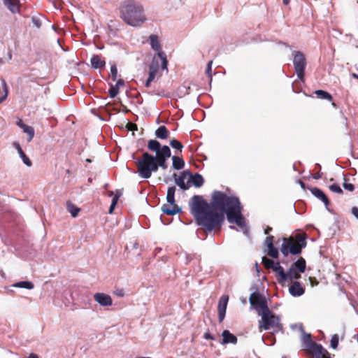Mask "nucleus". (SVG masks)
<instances>
[{"instance_id": "nucleus-50", "label": "nucleus", "mask_w": 358, "mask_h": 358, "mask_svg": "<svg viewBox=\"0 0 358 358\" xmlns=\"http://www.w3.org/2000/svg\"><path fill=\"white\" fill-rule=\"evenodd\" d=\"M313 178L315 180H318L322 178V174L320 172H317L313 175Z\"/></svg>"}, {"instance_id": "nucleus-60", "label": "nucleus", "mask_w": 358, "mask_h": 358, "mask_svg": "<svg viewBox=\"0 0 358 358\" xmlns=\"http://www.w3.org/2000/svg\"><path fill=\"white\" fill-rule=\"evenodd\" d=\"M86 161H87V162H92V161H91V159H87Z\"/></svg>"}, {"instance_id": "nucleus-45", "label": "nucleus", "mask_w": 358, "mask_h": 358, "mask_svg": "<svg viewBox=\"0 0 358 358\" xmlns=\"http://www.w3.org/2000/svg\"><path fill=\"white\" fill-rule=\"evenodd\" d=\"M120 196V194L117 192L115 196L113 198L111 203H113V205H116Z\"/></svg>"}, {"instance_id": "nucleus-56", "label": "nucleus", "mask_w": 358, "mask_h": 358, "mask_svg": "<svg viewBox=\"0 0 358 358\" xmlns=\"http://www.w3.org/2000/svg\"><path fill=\"white\" fill-rule=\"evenodd\" d=\"M351 75H352V76L353 78H356V79H357V80H358V74L355 73H352Z\"/></svg>"}, {"instance_id": "nucleus-30", "label": "nucleus", "mask_w": 358, "mask_h": 358, "mask_svg": "<svg viewBox=\"0 0 358 358\" xmlns=\"http://www.w3.org/2000/svg\"><path fill=\"white\" fill-rule=\"evenodd\" d=\"M150 45L155 50H159L161 48L158 37L156 35H151L150 36Z\"/></svg>"}, {"instance_id": "nucleus-7", "label": "nucleus", "mask_w": 358, "mask_h": 358, "mask_svg": "<svg viewBox=\"0 0 358 358\" xmlns=\"http://www.w3.org/2000/svg\"><path fill=\"white\" fill-rule=\"evenodd\" d=\"M275 272L278 276V282L284 284L286 282H292L294 280L301 278V274L294 267H290L287 272H285L281 266H277Z\"/></svg>"}, {"instance_id": "nucleus-4", "label": "nucleus", "mask_w": 358, "mask_h": 358, "mask_svg": "<svg viewBox=\"0 0 358 358\" xmlns=\"http://www.w3.org/2000/svg\"><path fill=\"white\" fill-rule=\"evenodd\" d=\"M148 148L150 150L155 152L156 155L154 156L155 160V164L159 167H162L163 169L167 168L166 161L171 157V150L169 146L163 145L161 147V144L157 140H150L148 143Z\"/></svg>"}, {"instance_id": "nucleus-24", "label": "nucleus", "mask_w": 358, "mask_h": 358, "mask_svg": "<svg viewBox=\"0 0 358 358\" xmlns=\"http://www.w3.org/2000/svg\"><path fill=\"white\" fill-rule=\"evenodd\" d=\"M189 184L192 183L195 187H199L203 183V177L199 174L196 173L194 176L189 175Z\"/></svg>"}, {"instance_id": "nucleus-17", "label": "nucleus", "mask_w": 358, "mask_h": 358, "mask_svg": "<svg viewBox=\"0 0 358 358\" xmlns=\"http://www.w3.org/2000/svg\"><path fill=\"white\" fill-rule=\"evenodd\" d=\"M13 146L17 150V151L20 155V157L22 159L24 164L25 165H27V166L30 167L32 165L31 161L24 152L20 143L18 142H14Z\"/></svg>"}, {"instance_id": "nucleus-31", "label": "nucleus", "mask_w": 358, "mask_h": 358, "mask_svg": "<svg viewBox=\"0 0 358 358\" xmlns=\"http://www.w3.org/2000/svg\"><path fill=\"white\" fill-rule=\"evenodd\" d=\"M1 84L3 94L0 96V103H1L3 101L6 99L8 94V89L5 80H1Z\"/></svg>"}, {"instance_id": "nucleus-57", "label": "nucleus", "mask_w": 358, "mask_h": 358, "mask_svg": "<svg viewBox=\"0 0 358 358\" xmlns=\"http://www.w3.org/2000/svg\"><path fill=\"white\" fill-rule=\"evenodd\" d=\"M282 2L285 5H287L290 2V0H282Z\"/></svg>"}, {"instance_id": "nucleus-9", "label": "nucleus", "mask_w": 358, "mask_h": 358, "mask_svg": "<svg viewBox=\"0 0 358 358\" xmlns=\"http://www.w3.org/2000/svg\"><path fill=\"white\" fill-rule=\"evenodd\" d=\"M249 301L251 306L257 311L259 316L262 315V313L270 310L266 298L258 292L252 293Z\"/></svg>"}, {"instance_id": "nucleus-55", "label": "nucleus", "mask_w": 358, "mask_h": 358, "mask_svg": "<svg viewBox=\"0 0 358 358\" xmlns=\"http://www.w3.org/2000/svg\"><path fill=\"white\" fill-rule=\"evenodd\" d=\"M299 183L300 184V186H301L303 189H305V184H304V182H302V181H301V180H299Z\"/></svg>"}, {"instance_id": "nucleus-47", "label": "nucleus", "mask_w": 358, "mask_h": 358, "mask_svg": "<svg viewBox=\"0 0 358 358\" xmlns=\"http://www.w3.org/2000/svg\"><path fill=\"white\" fill-rule=\"evenodd\" d=\"M156 76H157V74H155V73L149 71V76H148V79H149L150 81H153L155 79Z\"/></svg>"}, {"instance_id": "nucleus-37", "label": "nucleus", "mask_w": 358, "mask_h": 358, "mask_svg": "<svg viewBox=\"0 0 358 358\" xmlns=\"http://www.w3.org/2000/svg\"><path fill=\"white\" fill-rule=\"evenodd\" d=\"M338 345V336L337 334L333 335L331 339V347L336 349Z\"/></svg>"}, {"instance_id": "nucleus-44", "label": "nucleus", "mask_w": 358, "mask_h": 358, "mask_svg": "<svg viewBox=\"0 0 358 358\" xmlns=\"http://www.w3.org/2000/svg\"><path fill=\"white\" fill-rule=\"evenodd\" d=\"M124 85V81L122 79H119L117 80L115 87H117V88L119 90L120 87H122Z\"/></svg>"}, {"instance_id": "nucleus-20", "label": "nucleus", "mask_w": 358, "mask_h": 358, "mask_svg": "<svg viewBox=\"0 0 358 358\" xmlns=\"http://www.w3.org/2000/svg\"><path fill=\"white\" fill-rule=\"evenodd\" d=\"M3 3L7 8L13 13H18L19 8V0H3Z\"/></svg>"}, {"instance_id": "nucleus-61", "label": "nucleus", "mask_w": 358, "mask_h": 358, "mask_svg": "<svg viewBox=\"0 0 358 358\" xmlns=\"http://www.w3.org/2000/svg\"><path fill=\"white\" fill-rule=\"evenodd\" d=\"M136 358H151V357H136Z\"/></svg>"}, {"instance_id": "nucleus-14", "label": "nucleus", "mask_w": 358, "mask_h": 358, "mask_svg": "<svg viewBox=\"0 0 358 358\" xmlns=\"http://www.w3.org/2000/svg\"><path fill=\"white\" fill-rule=\"evenodd\" d=\"M176 184L182 189H188L190 187L189 175L185 172H182L178 177L175 175Z\"/></svg>"}, {"instance_id": "nucleus-51", "label": "nucleus", "mask_w": 358, "mask_h": 358, "mask_svg": "<svg viewBox=\"0 0 358 358\" xmlns=\"http://www.w3.org/2000/svg\"><path fill=\"white\" fill-rule=\"evenodd\" d=\"M116 205H113V203L110 204V206L109 208V210H108V213L110 214L113 213V210L115 209V207Z\"/></svg>"}, {"instance_id": "nucleus-43", "label": "nucleus", "mask_w": 358, "mask_h": 358, "mask_svg": "<svg viewBox=\"0 0 358 358\" xmlns=\"http://www.w3.org/2000/svg\"><path fill=\"white\" fill-rule=\"evenodd\" d=\"M212 64H213V61H210V62L208 63L207 68H206V73H207L210 77L211 76Z\"/></svg>"}, {"instance_id": "nucleus-58", "label": "nucleus", "mask_w": 358, "mask_h": 358, "mask_svg": "<svg viewBox=\"0 0 358 358\" xmlns=\"http://www.w3.org/2000/svg\"><path fill=\"white\" fill-rule=\"evenodd\" d=\"M315 166L317 167V169H321V166L319 164H316Z\"/></svg>"}, {"instance_id": "nucleus-25", "label": "nucleus", "mask_w": 358, "mask_h": 358, "mask_svg": "<svg viewBox=\"0 0 358 358\" xmlns=\"http://www.w3.org/2000/svg\"><path fill=\"white\" fill-rule=\"evenodd\" d=\"M291 267H294L299 273H303L306 269V261L303 258H300Z\"/></svg>"}, {"instance_id": "nucleus-59", "label": "nucleus", "mask_w": 358, "mask_h": 358, "mask_svg": "<svg viewBox=\"0 0 358 358\" xmlns=\"http://www.w3.org/2000/svg\"><path fill=\"white\" fill-rule=\"evenodd\" d=\"M117 294L119 296H123V294L121 293V292H118Z\"/></svg>"}, {"instance_id": "nucleus-40", "label": "nucleus", "mask_w": 358, "mask_h": 358, "mask_svg": "<svg viewBox=\"0 0 358 358\" xmlns=\"http://www.w3.org/2000/svg\"><path fill=\"white\" fill-rule=\"evenodd\" d=\"M273 236H269L268 237H266V240H265V245L268 247H271V246H273Z\"/></svg>"}, {"instance_id": "nucleus-39", "label": "nucleus", "mask_w": 358, "mask_h": 358, "mask_svg": "<svg viewBox=\"0 0 358 358\" xmlns=\"http://www.w3.org/2000/svg\"><path fill=\"white\" fill-rule=\"evenodd\" d=\"M329 189L331 191H332L334 192H336L338 194L343 193L342 189L340 187L339 185H338L336 184H333V185H330Z\"/></svg>"}, {"instance_id": "nucleus-41", "label": "nucleus", "mask_w": 358, "mask_h": 358, "mask_svg": "<svg viewBox=\"0 0 358 358\" xmlns=\"http://www.w3.org/2000/svg\"><path fill=\"white\" fill-rule=\"evenodd\" d=\"M31 21L36 28L39 29L41 27V22L38 18L33 17Z\"/></svg>"}, {"instance_id": "nucleus-16", "label": "nucleus", "mask_w": 358, "mask_h": 358, "mask_svg": "<svg viewBox=\"0 0 358 358\" xmlns=\"http://www.w3.org/2000/svg\"><path fill=\"white\" fill-rule=\"evenodd\" d=\"M310 192L314 196H315L321 201H322L324 206H326V208L328 209L329 201L326 194L320 189L317 187H313L310 189Z\"/></svg>"}, {"instance_id": "nucleus-13", "label": "nucleus", "mask_w": 358, "mask_h": 358, "mask_svg": "<svg viewBox=\"0 0 358 358\" xmlns=\"http://www.w3.org/2000/svg\"><path fill=\"white\" fill-rule=\"evenodd\" d=\"M94 299L101 306H111L113 303L111 296L107 294L102 292H97L94 294Z\"/></svg>"}, {"instance_id": "nucleus-32", "label": "nucleus", "mask_w": 358, "mask_h": 358, "mask_svg": "<svg viewBox=\"0 0 358 358\" xmlns=\"http://www.w3.org/2000/svg\"><path fill=\"white\" fill-rule=\"evenodd\" d=\"M315 94L319 98L322 99H327L329 101H331L332 99L331 95L327 92L323 90H317L315 91Z\"/></svg>"}, {"instance_id": "nucleus-38", "label": "nucleus", "mask_w": 358, "mask_h": 358, "mask_svg": "<svg viewBox=\"0 0 358 358\" xmlns=\"http://www.w3.org/2000/svg\"><path fill=\"white\" fill-rule=\"evenodd\" d=\"M108 92H109L110 96L111 98H114L119 93V90L117 88V87H115L114 85H111L108 90Z\"/></svg>"}, {"instance_id": "nucleus-53", "label": "nucleus", "mask_w": 358, "mask_h": 358, "mask_svg": "<svg viewBox=\"0 0 358 358\" xmlns=\"http://www.w3.org/2000/svg\"><path fill=\"white\" fill-rule=\"evenodd\" d=\"M27 358H39L37 355L31 353Z\"/></svg>"}, {"instance_id": "nucleus-22", "label": "nucleus", "mask_w": 358, "mask_h": 358, "mask_svg": "<svg viewBox=\"0 0 358 358\" xmlns=\"http://www.w3.org/2000/svg\"><path fill=\"white\" fill-rule=\"evenodd\" d=\"M91 65L93 69H101L106 65V62L100 56L94 55L91 58Z\"/></svg>"}, {"instance_id": "nucleus-54", "label": "nucleus", "mask_w": 358, "mask_h": 358, "mask_svg": "<svg viewBox=\"0 0 358 358\" xmlns=\"http://www.w3.org/2000/svg\"><path fill=\"white\" fill-rule=\"evenodd\" d=\"M152 82V81H150V80H149V79H148V80H146V83H145V87H150V83H151Z\"/></svg>"}, {"instance_id": "nucleus-42", "label": "nucleus", "mask_w": 358, "mask_h": 358, "mask_svg": "<svg viewBox=\"0 0 358 358\" xmlns=\"http://www.w3.org/2000/svg\"><path fill=\"white\" fill-rule=\"evenodd\" d=\"M343 187L348 190V191H350V192H352L354 189H355V186L351 184V183H347V182H344L343 183Z\"/></svg>"}, {"instance_id": "nucleus-49", "label": "nucleus", "mask_w": 358, "mask_h": 358, "mask_svg": "<svg viewBox=\"0 0 358 358\" xmlns=\"http://www.w3.org/2000/svg\"><path fill=\"white\" fill-rule=\"evenodd\" d=\"M266 340H268L270 339L271 340V343L268 344L270 345H272L275 343V338L273 337V336H268L266 338Z\"/></svg>"}, {"instance_id": "nucleus-27", "label": "nucleus", "mask_w": 358, "mask_h": 358, "mask_svg": "<svg viewBox=\"0 0 358 358\" xmlns=\"http://www.w3.org/2000/svg\"><path fill=\"white\" fill-rule=\"evenodd\" d=\"M301 340L304 346L308 350L312 348L313 345L317 344L316 343L312 341L310 334H306L304 332L302 334Z\"/></svg>"}, {"instance_id": "nucleus-11", "label": "nucleus", "mask_w": 358, "mask_h": 358, "mask_svg": "<svg viewBox=\"0 0 358 358\" xmlns=\"http://www.w3.org/2000/svg\"><path fill=\"white\" fill-rule=\"evenodd\" d=\"M159 61H161V69L162 70L167 71L168 61L166 59V55L162 51H159L155 55L153 58L151 64L149 66V71L155 74L157 73Z\"/></svg>"}, {"instance_id": "nucleus-23", "label": "nucleus", "mask_w": 358, "mask_h": 358, "mask_svg": "<svg viewBox=\"0 0 358 358\" xmlns=\"http://www.w3.org/2000/svg\"><path fill=\"white\" fill-rule=\"evenodd\" d=\"M170 132L165 126L159 127L155 132V135L157 138L166 139L169 136Z\"/></svg>"}, {"instance_id": "nucleus-34", "label": "nucleus", "mask_w": 358, "mask_h": 358, "mask_svg": "<svg viewBox=\"0 0 358 358\" xmlns=\"http://www.w3.org/2000/svg\"><path fill=\"white\" fill-rule=\"evenodd\" d=\"M170 145L173 148H175L176 150H178V151H180V152H182V149L183 148V145H182V143L178 141V140L176 139H173L170 141Z\"/></svg>"}, {"instance_id": "nucleus-15", "label": "nucleus", "mask_w": 358, "mask_h": 358, "mask_svg": "<svg viewBox=\"0 0 358 358\" xmlns=\"http://www.w3.org/2000/svg\"><path fill=\"white\" fill-rule=\"evenodd\" d=\"M315 358H330L329 352L321 345L315 344L309 349Z\"/></svg>"}, {"instance_id": "nucleus-26", "label": "nucleus", "mask_w": 358, "mask_h": 358, "mask_svg": "<svg viewBox=\"0 0 358 358\" xmlns=\"http://www.w3.org/2000/svg\"><path fill=\"white\" fill-rule=\"evenodd\" d=\"M172 165L173 169L176 170L182 169L185 166V162L183 159L179 156L175 155L172 157Z\"/></svg>"}, {"instance_id": "nucleus-46", "label": "nucleus", "mask_w": 358, "mask_h": 358, "mask_svg": "<svg viewBox=\"0 0 358 358\" xmlns=\"http://www.w3.org/2000/svg\"><path fill=\"white\" fill-rule=\"evenodd\" d=\"M352 214L358 219V208L357 207H352L351 210Z\"/></svg>"}, {"instance_id": "nucleus-8", "label": "nucleus", "mask_w": 358, "mask_h": 358, "mask_svg": "<svg viewBox=\"0 0 358 358\" xmlns=\"http://www.w3.org/2000/svg\"><path fill=\"white\" fill-rule=\"evenodd\" d=\"M175 192L174 186L168 188L166 200L169 205L164 204L162 207V211L167 215H173L180 211V208L175 203Z\"/></svg>"}, {"instance_id": "nucleus-2", "label": "nucleus", "mask_w": 358, "mask_h": 358, "mask_svg": "<svg viewBox=\"0 0 358 358\" xmlns=\"http://www.w3.org/2000/svg\"><path fill=\"white\" fill-rule=\"evenodd\" d=\"M120 17L129 25L138 27L146 21L143 6L134 0H127L120 7Z\"/></svg>"}, {"instance_id": "nucleus-36", "label": "nucleus", "mask_w": 358, "mask_h": 358, "mask_svg": "<svg viewBox=\"0 0 358 358\" xmlns=\"http://www.w3.org/2000/svg\"><path fill=\"white\" fill-rule=\"evenodd\" d=\"M111 78L113 81L117 80V69L115 64H113L110 66Z\"/></svg>"}, {"instance_id": "nucleus-18", "label": "nucleus", "mask_w": 358, "mask_h": 358, "mask_svg": "<svg viewBox=\"0 0 358 358\" xmlns=\"http://www.w3.org/2000/svg\"><path fill=\"white\" fill-rule=\"evenodd\" d=\"M289 291L291 295L294 296H301L304 293V289L301 287L299 282H294L292 285L289 288Z\"/></svg>"}, {"instance_id": "nucleus-29", "label": "nucleus", "mask_w": 358, "mask_h": 358, "mask_svg": "<svg viewBox=\"0 0 358 358\" xmlns=\"http://www.w3.org/2000/svg\"><path fill=\"white\" fill-rule=\"evenodd\" d=\"M262 264L266 268H272L273 271H275V269L278 265L280 266L279 262L275 263L273 260L266 257H262Z\"/></svg>"}, {"instance_id": "nucleus-21", "label": "nucleus", "mask_w": 358, "mask_h": 358, "mask_svg": "<svg viewBox=\"0 0 358 358\" xmlns=\"http://www.w3.org/2000/svg\"><path fill=\"white\" fill-rule=\"evenodd\" d=\"M17 124L23 129L24 133L29 135V141H31L34 136V129L31 127L24 124L21 120L17 122Z\"/></svg>"}, {"instance_id": "nucleus-12", "label": "nucleus", "mask_w": 358, "mask_h": 358, "mask_svg": "<svg viewBox=\"0 0 358 358\" xmlns=\"http://www.w3.org/2000/svg\"><path fill=\"white\" fill-rule=\"evenodd\" d=\"M228 301H229V296L227 295L222 296L219 300L217 309H218V319H219L220 322H222L225 317Z\"/></svg>"}, {"instance_id": "nucleus-52", "label": "nucleus", "mask_w": 358, "mask_h": 358, "mask_svg": "<svg viewBox=\"0 0 358 358\" xmlns=\"http://www.w3.org/2000/svg\"><path fill=\"white\" fill-rule=\"evenodd\" d=\"M272 231V228L270 227H266V228L264 229V234H268Z\"/></svg>"}, {"instance_id": "nucleus-1", "label": "nucleus", "mask_w": 358, "mask_h": 358, "mask_svg": "<svg viewBox=\"0 0 358 358\" xmlns=\"http://www.w3.org/2000/svg\"><path fill=\"white\" fill-rule=\"evenodd\" d=\"M189 206L197 224L206 231H211L219 228L226 213L229 222L237 224L245 233L248 231L241 203L236 196L216 191L213 194L212 201L209 203L202 196L194 195L189 201Z\"/></svg>"}, {"instance_id": "nucleus-28", "label": "nucleus", "mask_w": 358, "mask_h": 358, "mask_svg": "<svg viewBox=\"0 0 358 358\" xmlns=\"http://www.w3.org/2000/svg\"><path fill=\"white\" fill-rule=\"evenodd\" d=\"M13 287L24 288L27 289H32L34 287V284L30 281H20L11 285Z\"/></svg>"}, {"instance_id": "nucleus-48", "label": "nucleus", "mask_w": 358, "mask_h": 358, "mask_svg": "<svg viewBox=\"0 0 358 358\" xmlns=\"http://www.w3.org/2000/svg\"><path fill=\"white\" fill-rule=\"evenodd\" d=\"M203 337H204V338H205V339H211V340H213V339H214V337H213V336H212L210 335V333H208V332H206V333L204 334V335H203Z\"/></svg>"}, {"instance_id": "nucleus-19", "label": "nucleus", "mask_w": 358, "mask_h": 358, "mask_svg": "<svg viewBox=\"0 0 358 358\" xmlns=\"http://www.w3.org/2000/svg\"><path fill=\"white\" fill-rule=\"evenodd\" d=\"M222 336L223 337L222 344H236L237 343V338L228 330L223 331Z\"/></svg>"}, {"instance_id": "nucleus-3", "label": "nucleus", "mask_w": 358, "mask_h": 358, "mask_svg": "<svg viewBox=\"0 0 358 358\" xmlns=\"http://www.w3.org/2000/svg\"><path fill=\"white\" fill-rule=\"evenodd\" d=\"M261 320L259 322V329L262 331V329L271 331L273 335L276 333L282 331V324L280 322V317L275 315L271 310L266 313H262Z\"/></svg>"}, {"instance_id": "nucleus-33", "label": "nucleus", "mask_w": 358, "mask_h": 358, "mask_svg": "<svg viewBox=\"0 0 358 358\" xmlns=\"http://www.w3.org/2000/svg\"><path fill=\"white\" fill-rule=\"evenodd\" d=\"M67 208L73 217H76L78 214V212L80 211V208H77L71 203H67Z\"/></svg>"}, {"instance_id": "nucleus-5", "label": "nucleus", "mask_w": 358, "mask_h": 358, "mask_svg": "<svg viewBox=\"0 0 358 358\" xmlns=\"http://www.w3.org/2000/svg\"><path fill=\"white\" fill-rule=\"evenodd\" d=\"M154 156L148 152H144L142 157L136 161L137 173L142 178H150L152 172L157 171Z\"/></svg>"}, {"instance_id": "nucleus-6", "label": "nucleus", "mask_w": 358, "mask_h": 358, "mask_svg": "<svg viewBox=\"0 0 358 358\" xmlns=\"http://www.w3.org/2000/svg\"><path fill=\"white\" fill-rule=\"evenodd\" d=\"M296 241L292 239L287 241V238H283V243L281 245L280 251L282 254L287 257L290 252L292 255H298L301 252V249L306 245V237L302 234H297L296 236Z\"/></svg>"}, {"instance_id": "nucleus-10", "label": "nucleus", "mask_w": 358, "mask_h": 358, "mask_svg": "<svg viewBox=\"0 0 358 358\" xmlns=\"http://www.w3.org/2000/svg\"><path fill=\"white\" fill-rule=\"evenodd\" d=\"M293 55V64L297 75L300 80L304 79V70L306 66V60L304 55L299 51H294Z\"/></svg>"}, {"instance_id": "nucleus-35", "label": "nucleus", "mask_w": 358, "mask_h": 358, "mask_svg": "<svg viewBox=\"0 0 358 358\" xmlns=\"http://www.w3.org/2000/svg\"><path fill=\"white\" fill-rule=\"evenodd\" d=\"M268 255L273 258H277L278 257V250L274 245L268 247Z\"/></svg>"}]
</instances>
